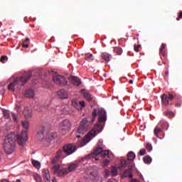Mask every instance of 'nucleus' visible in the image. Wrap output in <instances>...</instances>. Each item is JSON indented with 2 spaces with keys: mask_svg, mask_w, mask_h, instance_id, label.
Here are the masks:
<instances>
[{
  "mask_svg": "<svg viewBox=\"0 0 182 182\" xmlns=\"http://www.w3.org/2000/svg\"><path fill=\"white\" fill-rule=\"evenodd\" d=\"M22 106H23V102L19 101L17 102L15 109L18 114H21V113H23V111H22Z\"/></svg>",
  "mask_w": 182,
  "mask_h": 182,
  "instance_id": "21",
  "label": "nucleus"
},
{
  "mask_svg": "<svg viewBox=\"0 0 182 182\" xmlns=\"http://www.w3.org/2000/svg\"><path fill=\"white\" fill-rule=\"evenodd\" d=\"M103 127L102 125V124H97V125H95V129H92L87 136H85L82 141L80 145H79V146H85L86 144H87L88 142H90L92 139L93 137H95L96 136V134H97L98 133H100V132H102Z\"/></svg>",
  "mask_w": 182,
  "mask_h": 182,
  "instance_id": "4",
  "label": "nucleus"
},
{
  "mask_svg": "<svg viewBox=\"0 0 182 182\" xmlns=\"http://www.w3.org/2000/svg\"><path fill=\"white\" fill-rule=\"evenodd\" d=\"M78 168V164L76 163L70 164L68 166V172H73Z\"/></svg>",
  "mask_w": 182,
  "mask_h": 182,
  "instance_id": "20",
  "label": "nucleus"
},
{
  "mask_svg": "<svg viewBox=\"0 0 182 182\" xmlns=\"http://www.w3.org/2000/svg\"><path fill=\"white\" fill-rule=\"evenodd\" d=\"M70 127L71 124L69 119H64V121H63L61 124H60V129H61V131L68 130L70 129Z\"/></svg>",
  "mask_w": 182,
  "mask_h": 182,
  "instance_id": "12",
  "label": "nucleus"
},
{
  "mask_svg": "<svg viewBox=\"0 0 182 182\" xmlns=\"http://www.w3.org/2000/svg\"><path fill=\"white\" fill-rule=\"evenodd\" d=\"M159 128H161L162 130L168 127V123L166 121H160L157 125Z\"/></svg>",
  "mask_w": 182,
  "mask_h": 182,
  "instance_id": "29",
  "label": "nucleus"
},
{
  "mask_svg": "<svg viewBox=\"0 0 182 182\" xmlns=\"http://www.w3.org/2000/svg\"><path fill=\"white\" fill-rule=\"evenodd\" d=\"M92 118L90 121H87V119L86 118H84L82 119L80 126L78 127V129L77 130V133L81 134H84L85 133H86L87 132V130H89L90 125L92 123H93L95 122V120H96V117H97V109H94L92 111Z\"/></svg>",
  "mask_w": 182,
  "mask_h": 182,
  "instance_id": "2",
  "label": "nucleus"
},
{
  "mask_svg": "<svg viewBox=\"0 0 182 182\" xmlns=\"http://www.w3.org/2000/svg\"><path fill=\"white\" fill-rule=\"evenodd\" d=\"M164 114L170 119L174 118V117L176 116V114L171 110H166L165 112H164Z\"/></svg>",
  "mask_w": 182,
  "mask_h": 182,
  "instance_id": "23",
  "label": "nucleus"
},
{
  "mask_svg": "<svg viewBox=\"0 0 182 182\" xmlns=\"http://www.w3.org/2000/svg\"><path fill=\"white\" fill-rule=\"evenodd\" d=\"M140 47H141L140 45L134 46V50H135V52H139V48Z\"/></svg>",
  "mask_w": 182,
  "mask_h": 182,
  "instance_id": "43",
  "label": "nucleus"
},
{
  "mask_svg": "<svg viewBox=\"0 0 182 182\" xmlns=\"http://www.w3.org/2000/svg\"><path fill=\"white\" fill-rule=\"evenodd\" d=\"M68 173H69V172H68V170L67 168H61V169L60 168L57 176H58V177H63V176H66Z\"/></svg>",
  "mask_w": 182,
  "mask_h": 182,
  "instance_id": "24",
  "label": "nucleus"
},
{
  "mask_svg": "<svg viewBox=\"0 0 182 182\" xmlns=\"http://www.w3.org/2000/svg\"><path fill=\"white\" fill-rule=\"evenodd\" d=\"M28 41H29V38H26V39L24 40V43H27Z\"/></svg>",
  "mask_w": 182,
  "mask_h": 182,
  "instance_id": "53",
  "label": "nucleus"
},
{
  "mask_svg": "<svg viewBox=\"0 0 182 182\" xmlns=\"http://www.w3.org/2000/svg\"><path fill=\"white\" fill-rule=\"evenodd\" d=\"M105 175L106 178L109 177V171L108 169H105Z\"/></svg>",
  "mask_w": 182,
  "mask_h": 182,
  "instance_id": "48",
  "label": "nucleus"
},
{
  "mask_svg": "<svg viewBox=\"0 0 182 182\" xmlns=\"http://www.w3.org/2000/svg\"><path fill=\"white\" fill-rule=\"evenodd\" d=\"M175 98H176V94L174 93H168V95L164 94L161 96L162 102L165 105V106H168V105H170L168 102L173 101V100H174Z\"/></svg>",
  "mask_w": 182,
  "mask_h": 182,
  "instance_id": "8",
  "label": "nucleus"
},
{
  "mask_svg": "<svg viewBox=\"0 0 182 182\" xmlns=\"http://www.w3.org/2000/svg\"><path fill=\"white\" fill-rule=\"evenodd\" d=\"M16 140L18 146H23V131L17 135L11 132L6 135L3 143V147L6 154H12L15 151Z\"/></svg>",
  "mask_w": 182,
  "mask_h": 182,
  "instance_id": "1",
  "label": "nucleus"
},
{
  "mask_svg": "<svg viewBox=\"0 0 182 182\" xmlns=\"http://www.w3.org/2000/svg\"><path fill=\"white\" fill-rule=\"evenodd\" d=\"M36 138L38 140H41L44 138V134H43V130H39V132L36 134Z\"/></svg>",
  "mask_w": 182,
  "mask_h": 182,
  "instance_id": "32",
  "label": "nucleus"
},
{
  "mask_svg": "<svg viewBox=\"0 0 182 182\" xmlns=\"http://www.w3.org/2000/svg\"><path fill=\"white\" fill-rule=\"evenodd\" d=\"M146 149L149 151H151L152 150V145L150 144H147L146 145Z\"/></svg>",
  "mask_w": 182,
  "mask_h": 182,
  "instance_id": "45",
  "label": "nucleus"
},
{
  "mask_svg": "<svg viewBox=\"0 0 182 182\" xmlns=\"http://www.w3.org/2000/svg\"><path fill=\"white\" fill-rule=\"evenodd\" d=\"M64 158L65 157L59 151H57L56 156L54 158H53L51 160L52 166L59 165L58 163H59L60 159H64Z\"/></svg>",
  "mask_w": 182,
  "mask_h": 182,
  "instance_id": "13",
  "label": "nucleus"
},
{
  "mask_svg": "<svg viewBox=\"0 0 182 182\" xmlns=\"http://www.w3.org/2000/svg\"><path fill=\"white\" fill-rule=\"evenodd\" d=\"M4 117L5 119H9L11 117V115L9 114V112L8 111H4Z\"/></svg>",
  "mask_w": 182,
  "mask_h": 182,
  "instance_id": "41",
  "label": "nucleus"
},
{
  "mask_svg": "<svg viewBox=\"0 0 182 182\" xmlns=\"http://www.w3.org/2000/svg\"><path fill=\"white\" fill-rule=\"evenodd\" d=\"M72 105L77 110H82L85 107V102L84 101L73 100L72 101Z\"/></svg>",
  "mask_w": 182,
  "mask_h": 182,
  "instance_id": "11",
  "label": "nucleus"
},
{
  "mask_svg": "<svg viewBox=\"0 0 182 182\" xmlns=\"http://www.w3.org/2000/svg\"><path fill=\"white\" fill-rule=\"evenodd\" d=\"M102 151V141H99L98 144H97V147L94 150V151L86 156L85 159L87 160H90V159H95V156L100 154V152Z\"/></svg>",
  "mask_w": 182,
  "mask_h": 182,
  "instance_id": "7",
  "label": "nucleus"
},
{
  "mask_svg": "<svg viewBox=\"0 0 182 182\" xmlns=\"http://www.w3.org/2000/svg\"><path fill=\"white\" fill-rule=\"evenodd\" d=\"M53 182H57V179L55 177L53 179Z\"/></svg>",
  "mask_w": 182,
  "mask_h": 182,
  "instance_id": "57",
  "label": "nucleus"
},
{
  "mask_svg": "<svg viewBox=\"0 0 182 182\" xmlns=\"http://www.w3.org/2000/svg\"><path fill=\"white\" fill-rule=\"evenodd\" d=\"M23 48H28V43H23Z\"/></svg>",
  "mask_w": 182,
  "mask_h": 182,
  "instance_id": "52",
  "label": "nucleus"
},
{
  "mask_svg": "<svg viewBox=\"0 0 182 182\" xmlns=\"http://www.w3.org/2000/svg\"><path fill=\"white\" fill-rule=\"evenodd\" d=\"M33 178L36 182H42V178H41V176L38 175V173H34Z\"/></svg>",
  "mask_w": 182,
  "mask_h": 182,
  "instance_id": "35",
  "label": "nucleus"
},
{
  "mask_svg": "<svg viewBox=\"0 0 182 182\" xmlns=\"http://www.w3.org/2000/svg\"><path fill=\"white\" fill-rule=\"evenodd\" d=\"M143 161L146 164H150L152 161V159L150 156H146L144 157Z\"/></svg>",
  "mask_w": 182,
  "mask_h": 182,
  "instance_id": "33",
  "label": "nucleus"
},
{
  "mask_svg": "<svg viewBox=\"0 0 182 182\" xmlns=\"http://www.w3.org/2000/svg\"><path fill=\"white\" fill-rule=\"evenodd\" d=\"M57 95L61 100H66L68 99V92L65 90H61L57 92Z\"/></svg>",
  "mask_w": 182,
  "mask_h": 182,
  "instance_id": "18",
  "label": "nucleus"
},
{
  "mask_svg": "<svg viewBox=\"0 0 182 182\" xmlns=\"http://www.w3.org/2000/svg\"><path fill=\"white\" fill-rule=\"evenodd\" d=\"M85 60H88V61H92L94 60V57L92 54L90 55H87L85 57Z\"/></svg>",
  "mask_w": 182,
  "mask_h": 182,
  "instance_id": "39",
  "label": "nucleus"
},
{
  "mask_svg": "<svg viewBox=\"0 0 182 182\" xmlns=\"http://www.w3.org/2000/svg\"><path fill=\"white\" fill-rule=\"evenodd\" d=\"M11 117L13 118L14 122H18V119H16V114H15L14 113H12Z\"/></svg>",
  "mask_w": 182,
  "mask_h": 182,
  "instance_id": "47",
  "label": "nucleus"
},
{
  "mask_svg": "<svg viewBox=\"0 0 182 182\" xmlns=\"http://www.w3.org/2000/svg\"><path fill=\"white\" fill-rule=\"evenodd\" d=\"M76 137L77 138H80V135H77Z\"/></svg>",
  "mask_w": 182,
  "mask_h": 182,
  "instance_id": "60",
  "label": "nucleus"
},
{
  "mask_svg": "<svg viewBox=\"0 0 182 182\" xmlns=\"http://www.w3.org/2000/svg\"><path fill=\"white\" fill-rule=\"evenodd\" d=\"M21 126H23V121H21Z\"/></svg>",
  "mask_w": 182,
  "mask_h": 182,
  "instance_id": "59",
  "label": "nucleus"
},
{
  "mask_svg": "<svg viewBox=\"0 0 182 182\" xmlns=\"http://www.w3.org/2000/svg\"><path fill=\"white\" fill-rule=\"evenodd\" d=\"M1 63H6L8 62V57L6 55H2L0 58Z\"/></svg>",
  "mask_w": 182,
  "mask_h": 182,
  "instance_id": "37",
  "label": "nucleus"
},
{
  "mask_svg": "<svg viewBox=\"0 0 182 182\" xmlns=\"http://www.w3.org/2000/svg\"><path fill=\"white\" fill-rule=\"evenodd\" d=\"M52 173L53 174H57L59 173V171L60 169V165H52Z\"/></svg>",
  "mask_w": 182,
  "mask_h": 182,
  "instance_id": "28",
  "label": "nucleus"
},
{
  "mask_svg": "<svg viewBox=\"0 0 182 182\" xmlns=\"http://www.w3.org/2000/svg\"><path fill=\"white\" fill-rule=\"evenodd\" d=\"M95 160H98V159L95 158Z\"/></svg>",
  "mask_w": 182,
  "mask_h": 182,
  "instance_id": "63",
  "label": "nucleus"
},
{
  "mask_svg": "<svg viewBox=\"0 0 182 182\" xmlns=\"http://www.w3.org/2000/svg\"><path fill=\"white\" fill-rule=\"evenodd\" d=\"M125 166H119L118 168L113 166L111 168V173L112 176H117L118 175V171H121L122 168H124Z\"/></svg>",
  "mask_w": 182,
  "mask_h": 182,
  "instance_id": "19",
  "label": "nucleus"
},
{
  "mask_svg": "<svg viewBox=\"0 0 182 182\" xmlns=\"http://www.w3.org/2000/svg\"><path fill=\"white\" fill-rule=\"evenodd\" d=\"M133 82H134V81H133L132 80H129L130 85H133Z\"/></svg>",
  "mask_w": 182,
  "mask_h": 182,
  "instance_id": "56",
  "label": "nucleus"
},
{
  "mask_svg": "<svg viewBox=\"0 0 182 182\" xmlns=\"http://www.w3.org/2000/svg\"><path fill=\"white\" fill-rule=\"evenodd\" d=\"M32 164L33 165V166L36 168H41V164L39 161H35V160H33L32 161Z\"/></svg>",
  "mask_w": 182,
  "mask_h": 182,
  "instance_id": "36",
  "label": "nucleus"
},
{
  "mask_svg": "<svg viewBox=\"0 0 182 182\" xmlns=\"http://www.w3.org/2000/svg\"><path fill=\"white\" fill-rule=\"evenodd\" d=\"M107 182H117V181L114 179H109V180H108Z\"/></svg>",
  "mask_w": 182,
  "mask_h": 182,
  "instance_id": "54",
  "label": "nucleus"
},
{
  "mask_svg": "<svg viewBox=\"0 0 182 182\" xmlns=\"http://www.w3.org/2000/svg\"><path fill=\"white\" fill-rule=\"evenodd\" d=\"M42 175L45 182H50L51 178L48 169L44 168L42 171Z\"/></svg>",
  "mask_w": 182,
  "mask_h": 182,
  "instance_id": "15",
  "label": "nucleus"
},
{
  "mask_svg": "<svg viewBox=\"0 0 182 182\" xmlns=\"http://www.w3.org/2000/svg\"><path fill=\"white\" fill-rule=\"evenodd\" d=\"M26 172H27V173H28V172H29V171H26Z\"/></svg>",
  "mask_w": 182,
  "mask_h": 182,
  "instance_id": "62",
  "label": "nucleus"
},
{
  "mask_svg": "<svg viewBox=\"0 0 182 182\" xmlns=\"http://www.w3.org/2000/svg\"><path fill=\"white\" fill-rule=\"evenodd\" d=\"M131 182H138L137 179H132L131 180Z\"/></svg>",
  "mask_w": 182,
  "mask_h": 182,
  "instance_id": "55",
  "label": "nucleus"
},
{
  "mask_svg": "<svg viewBox=\"0 0 182 182\" xmlns=\"http://www.w3.org/2000/svg\"><path fill=\"white\" fill-rule=\"evenodd\" d=\"M19 86H23V76L17 77L14 79V81L11 82L9 86V90H15V87H19Z\"/></svg>",
  "mask_w": 182,
  "mask_h": 182,
  "instance_id": "6",
  "label": "nucleus"
},
{
  "mask_svg": "<svg viewBox=\"0 0 182 182\" xmlns=\"http://www.w3.org/2000/svg\"><path fill=\"white\" fill-rule=\"evenodd\" d=\"M109 163V160L104 159L102 163L103 168H105Z\"/></svg>",
  "mask_w": 182,
  "mask_h": 182,
  "instance_id": "42",
  "label": "nucleus"
},
{
  "mask_svg": "<svg viewBox=\"0 0 182 182\" xmlns=\"http://www.w3.org/2000/svg\"><path fill=\"white\" fill-rule=\"evenodd\" d=\"M68 80L73 83V85H75V86H80L81 82L79 77L71 76L68 78Z\"/></svg>",
  "mask_w": 182,
  "mask_h": 182,
  "instance_id": "16",
  "label": "nucleus"
},
{
  "mask_svg": "<svg viewBox=\"0 0 182 182\" xmlns=\"http://www.w3.org/2000/svg\"><path fill=\"white\" fill-rule=\"evenodd\" d=\"M31 76V72L29 71L28 73H24V80H23V83H26V82H28V79H30Z\"/></svg>",
  "mask_w": 182,
  "mask_h": 182,
  "instance_id": "31",
  "label": "nucleus"
},
{
  "mask_svg": "<svg viewBox=\"0 0 182 182\" xmlns=\"http://www.w3.org/2000/svg\"><path fill=\"white\" fill-rule=\"evenodd\" d=\"M81 94L82 95L83 97L87 100L88 102L92 101V95L89 91L87 90L82 89L80 90Z\"/></svg>",
  "mask_w": 182,
  "mask_h": 182,
  "instance_id": "14",
  "label": "nucleus"
},
{
  "mask_svg": "<svg viewBox=\"0 0 182 182\" xmlns=\"http://www.w3.org/2000/svg\"><path fill=\"white\" fill-rule=\"evenodd\" d=\"M166 43H162L160 48H159V54L161 55L164 57H165L166 55Z\"/></svg>",
  "mask_w": 182,
  "mask_h": 182,
  "instance_id": "25",
  "label": "nucleus"
},
{
  "mask_svg": "<svg viewBox=\"0 0 182 182\" xmlns=\"http://www.w3.org/2000/svg\"><path fill=\"white\" fill-rule=\"evenodd\" d=\"M0 182H9V181L7 179H1Z\"/></svg>",
  "mask_w": 182,
  "mask_h": 182,
  "instance_id": "51",
  "label": "nucleus"
},
{
  "mask_svg": "<svg viewBox=\"0 0 182 182\" xmlns=\"http://www.w3.org/2000/svg\"><path fill=\"white\" fill-rule=\"evenodd\" d=\"M165 75H166V76H168V71H166Z\"/></svg>",
  "mask_w": 182,
  "mask_h": 182,
  "instance_id": "58",
  "label": "nucleus"
},
{
  "mask_svg": "<svg viewBox=\"0 0 182 182\" xmlns=\"http://www.w3.org/2000/svg\"><path fill=\"white\" fill-rule=\"evenodd\" d=\"M162 131H163V129L161 128H159V127H158V125H156V127H155V129H154V134L157 138L162 139L164 138L159 137V133L162 132Z\"/></svg>",
  "mask_w": 182,
  "mask_h": 182,
  "instance_id": "26",
  "label": "nucleus"
},
{
  "mask_svg": "<svg viewBox=\"0 0 182 182\" xmlns=\"http://www.w3.org/2000/svg\"><path fill=\"white\" fill-rule=\"evenodd\" d=\"M123 177L132 178L133 177V175L132 173V168L126 170L123 173Z\"/></svg>",
  "mask_w": 182,
  "mask_h": 182,
  "instance_id": "27",
  "label": "nucleus"
},
{
  "mask_svg": "<svg viewBox=\"0 0 182 182\" xmlns=\"http://www.w3.org/2000/svg\"><path fill=\"white\" fill-rule=\"evenodd\" d=\"M77 149V146L74 144H68L63 146V149L58 150L60 154H63V156L65 158L68 155H71L74 152H75Z\"/></svg>",
  "mask_w": 182,
  "mask_h": 182,
  "instance_id": "5",
  "label": "nucleus"
},
{
  "mask_svg": "<svg viewBox=\"0 0 182 182\" xmlns=\"http://www.w3.org/2000/svg\"><path fill=\"white\" fill-rule=\"evenodd\" d=\"M95 182H102V177L96 176L95 178Z\"/></svg>",
  "mask_w": 182,
  "mask_h": 182,
  "instance_id": "44",
  "label": "nucleus"
},
{
  "mask_svg": "<svg viewBox=\"0 0 182 182\" xmlns=\"http://www.w3.org/2000/svg\"><path fill=\"white\" fill-rule=\"evenodd\" d=\"M101 154L102 157L105 159V157L108 156L109 151H103L102 149V151L100 153Z\"/></svg>",
  "mask_w": 182,
  "mask_h": 182,
  "instance_id": "38",
  "label": "nucleus"
},
{
  "mask_svg": "<svg viewBox=\"0 0 182 182\" xmlns=\"http://www.w3.org/2000/svg\"><path fill=\"white\" fill-rule=\"evenodd\" d=\"M136 155L133 152H129L127 155V159H122L121 164L122 167H127L130 161H134Z\"/></svg>",
  "mask_w": 182,
  "mask_h": 182,
  "instance_id": "9",
  "label": "nucleus"
},
{
  "mask_svg": "<svg viewBox=\"0 0 182 182\" xmlns=\"http://www.w3.org/2000/svg\"><path fill=\"white\" fill-rule=\"evenodd\" d=\"M57 136V134H56V133H51L50 134V136H48V139L50 140V141H51V140H53L54 138H55Z\"/></svg>",
  "mask_w": 182,
  "mask_h": 182,
  "instance_id": "40",
  "label": "nucleus"
},
{
  "mask_svg": "<svg viewBox=\"0 0 182 182\" xmlns=\"http://www.w3.org/2000/svg\"><path fill=\"white\" fill-rule=\"evenodd\" d=\"M175 106L176 107H181V102H177V103L175 104Z\"/></svg>",
  "mask_w": 182,
  "mask_h": 182,
  "instance_id": "50",
  "label": "nucleus"
},
{
  "mask_svg": "<svg viewBox=\"0 0 182 182\" xmlns=\"http://www.w3.org/2000/svg\"><path fill=\"white\" fill-rule=\"evenodd\" d=\"M182 18V11L179 13V16L176 18V21H179Z\"/></svg>",
  "mask_w": 182,
  "mask_h": 182,
  "instance_id": "49",
  "label": "nucleus"
},
{
  "mask_svg": "<svg viewBox=\"0 0 182 182\" xmlns=\"http://www.w3.org/2000/svg\"><path fill=\"white\" fill-rule=\"evenodd\" d=\"M24 97L27 98H33L34 97V90L33 89H28L26 90L24 93Z\"/></svg>",
  "mask_w": 182,
  "mask_h": 182,
  "instance_id": "22",
  "label": "nucleus"
},
{
  "mask_svg": "<svg viewBox=\"0 0 182 182\" xmlns=\"http://www.w3.org/2000/svg\"><path fill=\"white\" fill-rule=\"evenodd\" d=\"M99 121L103 122L106 119V112L104 109H98Z\"/></svg>",
  "mask_w": 182,
  "mask_h": 182,
  "instance_id": "17",
  "label": "nucleus"
},
{
  "mask_svg": "<svg viewBox=\"0 0 182 182\" xmlns=\"http://www.w3.org/2000/svg\"><path fill=\"white\" fill-rule=\"evenodd\" d=\"M102 58L104 59L106 62H109V59L112 58L111 55H109V54L105 53H102L101 55Z\"/></svg>",
  "mask_w": 182,
  "mask_h": 182,
  "instance_id": "30",
  "label": "nucleus"
},
{
  "mask_svg": "<svg viewBox=\"0 0 182 182\" xmlns=\"http://www.w3.org/2000/svg\"><path fill=\"white\" fill-rule=\"evenodd\" d=\"M53 80L56 83V85H58V86H65V85H67L68 82L65 77L62 75L54 76Z\"/></svg>",
  "mask_w": 182,
  "mask_h": 182,
  "instance_id": "10",
  "label": "nucleus"
},
{
  "mask_svg": "<svg viewBox=\"0 0 182 182\" xmlns=\"http://www.w3.org/2000/svg\"><path fill=\"white\" fill-rule=\"evenodd\" d=\"M22 48H23V44H21Z\"/></svg>",
  "mask_w": 182,
  "mask_h": 182,
  "instance_id": "61",
  "label": "nucleus"
},
{
  "mask_svg": "<svg viewBox=\"0 0 182 182\" xmlns=\"http://www.w3.org/2000/svg\"><path fill=\"white\" fill-rule=\"evenodd\" d=\"M23 116L26 119V121H24L23 122V146H26L28 144V129L29 127V123L28 119H30L32 117V110L31 108L26 107L23 111Z\"/></svg>",
  "mask_w": 182,
  "mask_h": 182,
  "instance_id": "3",
  "label": "nucleus"
},
{
  "mask_svg": "<svg viewBox=\"0 0 182 182\" xmlns=\"http://www.w3.org/2000/svg\"><path fill=\"white\" fill-rule=\"evenodd\" d=\"M140 156H144L146 154V149H141L138 154Z\"/></svg>",
  "mask_w": 182,
  "mask_h": 182,
  "instance_id": "46",
  "label": "nucleus"
},
{
  "mask_svg": "<svg viewBox=\"0 0 182 182\" xmlns=\"http://www.w3.org/2000/svg\"><path fill=\"white\" fill-rule=\"evenodd\" d=\"M122 50L120 47H114V53H117V55H120L122 53Z\"/></svg>",
  "mask_w": 182,
  "mask_h": 182,
  "instance_id": "34",
  "label": "nucleus"
}]
</instances>
